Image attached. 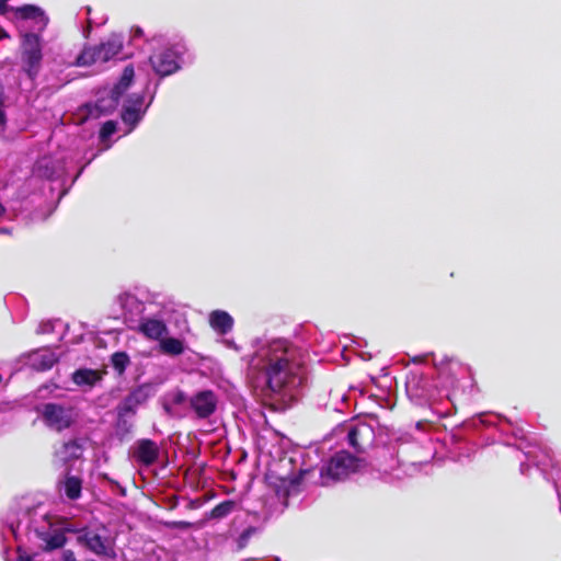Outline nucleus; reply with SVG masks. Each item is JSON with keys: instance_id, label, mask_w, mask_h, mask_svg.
Returning <instances> with one entry per match:
<instances>
[{"instance_id": "f257e3e1", "label": "nucleus", "mask_w": 561, "mask_h": 561, "mask_svg": "<svg viewBox=\"0 0 561 561\" xmlns=\"http://www.w3.org/2000/svg\"><path fill=\"white\" fill-rule=\"evenodd\" d=\"M305 357L285 339L260 341L249 362V378L267 396L291 401L306 380Z\"/></svg>"}, {"instance_id": "412c9836", "label": "nucleus", "mask_w": 561, "mask_h": 561, "mask_svg": "<svg viewBox=\"0 0 561 561\" xmlns=\"http://www.w3.org/2000/svg\"><path fill=\"white\" fill-rule=\"evenodd\" d=\"M135 72L131 66L125 67L119 81L111 90V106L115 107L118 103V99L126 92L133 82Z\"/></svg>"}, {"instance_id": "72a5a7b5", "label": "nucleus", "mask_w": 561, "mask_h": 561, "mask_svg": "<svg viewBox=\"0 0 561 561\" xmlns=\"http://www.w3.org/2000/svg\"><path fill=\"white\" fill-rule=\"evenodd\" d=\"M62 561H76L75 553L71 550H65L62 553Z\"/></svg>"}, {"instance_id": "20e7f679", "label": "nucleus", "mask_w": 561, "mask_h": 561, "mask_svg": "<svg viewBox=\"0 0 561 561\" xmlns=\"http://www.w3.org/2000/svg\"><path fill=\"white\" fill-rule=\"evenodd\" d=\"M362 465V460L353 457L346 451L336 453L321 469V480L323 484H329L343 480L351 473L356 472Z\"/></svg>"}, {"instance_id": "7c9ffc66", "label": "nucleus", "mask_w": 561, "mask_h": 561, "mask_svg": "<svg viewBox=\"0 0 561 561\" xmlns=\"http://www.w3.org/2000/svg\"><path fill=\"white\" fill-rule=\"evenodd\" d=\"M53 330V323L51 322H43L38 325L36 332L38 334H45V333H48Z\"/></svg>"}, {"instance_id": "37998d69", "label": "nucleus", "mask_w": 561, "mask_h": 561, "mask_svg": "<svg viewBox=\"0 0 561 561\" xmlns=\"http://www.w3.org/2000/svg\"><path fill=\"white\" fill-rule=\"evenodd\" d=\"M4 213V207L3 205L0 203V217L3 215Z\"/></svg>"}, {"instance_id": "f704fd0d", "label": "nucleus", "mask_w": 561, "mask_h": 561, "mask_svg": "<svg viewBox=\"0 0 561 561\" xmlns=\"http://www.w3.org/2000/svg\"><path fill=\"white\" fill-rule=\"evenodd\" d=\"M133 32H134V35H133L134 38L141 37L144 35V32L140 27L134 28Z\"/></svg>"}, {"instance_id": "f03ea898", "label": "nucleus", "mask_w": 561, "mask_h": 561, "mask_svg": "<svg viewBox=\"0 0 561 561\" xmlns=\"http://www.w3.org/2000/svg\"><path fill=\"white\" fill-rule=\"evenodd\" d=\"M434 367L437 373L436 383H432L419 369L409 373L407 393L415 404H431L443 398L450 400V389L455 387L456 376L463 370L459 362L448 357L434 359Z\"/></svg>"}, {"instance_id": "6ab92c4d", "label": "nucleus", "mask_w": 561, "mask_h": 561, "mask_svg": "<svg viewBox=\"0 0 561 561\" xmlns=\"http://www.w3.org/2000/svg\"><path fill=\"white\" fill-rule=\"evenodd\" d=\"M146 393L142 389H136L130 392L118 405L119 419L134 414L137 408L146 401Z\"/></svg>"}, {"instance_id": "a18cd8bd", "label": "nucleus", "mask_w": 561, "mask_h": 561, "mask_svg": "<svg viewBox=\"0 0 561 561\" xmlns=\"http://www.w3.org/2000/svg\"><path fill=\"white\" fill-rule=\"evenodd\" d=\"M525 469H526V465L522 463V465H520V471H522L523 473H525Z\"/></svg>"}, {"instance_id": "a211bd4d", "label": "nucleus", "mask_w": 561, "mask_h": 561, "mask_svg": "<svg viewBox=\"0 0 561 561\" xmlns=\"http://www.w3.org/2000/svg\"><path fill=\"white\" fill-rule=\"evenodd\" d=\"M59 356L50 348H39L28 354L27 364L37 371L50 369Z\"/></svg>"}, {"instance_id": "cd10ccee", "label": "nucleus", "mask_w": 561, "mask_h": 561, "mask_svg": "<svg viewBox=\"0 0 561 561\" xmlns=\"http://www.w3.org/2000/svg\"><path fill=\"white\" fill-rule=\"evenodd\" d=\"M117 124L114 121H107L103 124L100 131V139L105 142L113 134H115Z\"/></svg>"}, {"instance_id": "dca6fc26", "label": "nucleus", "mask_w": 561, "mask_h": 561, "mask_svg": "<svg viewBox=\"0 0 561 561\" xmlns=\"http://www.w3.org/2000/svg\"><path fill=\"white\" fill-rule=\"evenodd\" d=\"M35 534L44 542L46 550L58 549L66 543L64 531L58 527H54L49 520L46 522L45 526L36 527Z\"/></svg>"}, {"instance_id": "79ce46f5", "label": "nucleus", "mask_w": 561, "mask_h": 561, "mask_svg": "<svg viewBox=\"0 0 561 561\" xmlns=\"http://www.w3.org/2000/svg\"><path fill=\"white\" fill-rule=\"evenodd\" d=\"M182 400H183V394H182V393H179V394L176 396V398H175V401H176V402H182Z\"/></svg>"}, {"instance_id": "de8ad7c7", "label": "nucleus", "mask_w": 561, "mask_h": 561, "mask_svg": "<svg viewBox=\"0 0 561 561\" xmlns=\"http://www.w3.org/2000/svg\"><path fill=\"white\" fill-rule=\"evenodd\" d=\"M46 175H47L48 178H53V176H55V172L46 173Z\"/></svg>"}, {"instance_id": "58836bf2", "label": "nucleus", "mask_w": 561, "mask_h": 561, "mask_svg": "<svg viewBox=\"0 0 561 561\" xmlns=\"http://www.w3.org/2000/svg\"><path fill=\"white\" fill-rule=\"evenodd\" d=\"M16 561H32L30 557L27 556H19Z\"/></svg>"}, {"instance_id": "2f4dec72", "label": "nucleus", "mask_w": 561, "mask_h": 561, "mask_svg": "<svg viewBox=\"0 0 561 561\" xmlns=\"http://www.w3.org/2000/svg\"><path fill=\"white\" fill-rule=\"evenodd\" d=\"M428 356H434V355L433 354L416 355V356L411 358V362L414 363V364H421V363L426 362ZM434 359H436V358L433 357V360Z\"/></svg>"}, {"instance_id": "1a4fd4ad", "label": "nucleus", "mask_w": 561, "mask_h": 561, "mask_svg": "<svg viewBox=\"0 0 561 561\" xmlns=\"http://www.w3.org/2000/svg\"><path fill=\"white\" fill-rule=\"evenodd\" d=\"M526 456L529 459H535L536 466L546 474L547 479L552 480L561 511V462L554 458L552 450L548 448H540L538 455L534 451H527Z\"/></svg>"}, {"instance_id": "5701e85b", "label": "nucleus", "mask_w": 561, "mask_h": 561, "mask_svg": "<svg viewBox=\"0 0 561 561\" xmlns=\"http://www.w3.org/2000/svg\"><path fill=\"white\" fill-rule=\"evenodd\" d=\"M159 347L163 354L169 356H179L185 351V345L182 340L168 337L167 335L159 341Z\"/></svg>"}, {"instance_id": "423d86ee", "label": "nucleus", "mask_w": 561, "mask_h": 561, "mask_svg": "<svg viewBox=\"0 0 561 561\" xmlns=\"http://www.w3.org/2000/svg\"><path fill=\"white\" fill-rule=\"evenodd\" d=\"M21 50L23 70L31 79H34L38 75L43 59L39 34L22 33Z\"/></svg>"}, {"instance_id": "4468645a", "label": "nucleus", "mask_w": 561, "mask_h": 561, "mask_svg": "<svg viewBox=\"0 0 561 561\" xmlns=\"http://www.w3.org/2000/svg\"><path fill=\"white\" fill-rule=\"evenodd\" d=\"M129 329L139 332L152 341H160L169 331L167 323L156 317H141L135 325L129 324Z\"/></svg>"}, {"instance_id": "bb28decb", "label": "nucleus", "mask_w": 561, "mask_h": 561, "mask_svg": "<svg viewBox=\"0 0 561 561\" xmlns=\"http://www.w3.org/2000/svg\"><path fill=\"white\" fill-rule=\"evenodd\" d=\"M129 364V357L124 352H117L112 355V365L118 374H123Z\"/></svg>"}, {"instance_id": "6e6552de", "label": "nucleus", "mask_w": 561, "mask_h": 561, "mask_svg": "<svg viewBox=\"0 0 561 561\" xmlns=\"http://www.w3.org/2000/svg\"><path fill=\"white\" fill-rule=\"evenodd\" d=\"M21 32L23 33H42L47 24L48 16L37 5L25 4L13 10Z\"/></svg>"}, {"instance_id": "e433bc0d", "label": "nucleus", "mask_w": 561, "mask_h": 561, "mask_svg": "<svg viewBox=\"0 0 561 561\" xmlns=\"http://www.w3.org/2000/svg\"><path fill=\"white\" fill-rule=\"evenodd\" d=\"M514 435H515L517 438L523 439V438H524V431H523L522 428H517L516 431H514Z\"/></svg>"}, {"instance_id": "9d476101", "label": "nucleus", "mask_w": 561, "mask_h": 561, "mask_svg": "<svg viewBox=\"0 0 561 561\" xmlns=\"http://www.w3.org/2000/svg\"><path fill=\"white\" fill-rule=\"evenodd\" d=\"M79 540L99 556H111L113 553L114 539L104 526L84 530L79 536Z\"/></svg>"}, {"instance_id": "aec40b11", "label": "nucleus", "mask_w": 561, "mask_h": 561, "mask_svg": "<svg viewBox=\"0 0 561 561\" xmlns=\"http://www.w3.org/2000/svg\"><path fill=\"white\" fill-rule=\"evenodd\" d=\"M209 324L218 334H227L233 328V318L224 310H215L209 314Z\"/></svg>"}, {"instance_id": "ddd939ff", "label": "nucleus", "mask_w": 561, "mask_h": 561, "mask_svg": "<svg viewBox=\"0 0 561 561\" xmlns=\"http://www.w3.org/2000/svg\"><path fill=\"white\" fill-rule=\"evenodd\" d=\"M217 404V396L211 390H201L190 398V408L198 419L209 417Z\"/></svg>"}, {"instance_id": "f8f14e48", "label": "nucleus", "mask_w": 561, "mask_h": 561, "mask_svg": "<svg viewBox=\"0 0 561 561\" xmlns=\"http://www.w3.org/2000/svg\"><path fill=\"white\" fill-rule=\"evenodd\" d=\"M145 95L142 93L131 94L124 104L122 112L123 122L129 126L127 133H130L142 119L149 103L144 105Z\"/></svg>"}, {"instance_id": "c03bdc74", "label": "nucleus", "mask_w": 561, "mask_h": 561, "mask_svg": "<svg viewBox=\"0 0 561 561\" xmlns=\"http://www.w3.org/2000/svg\"><path fill=\"white\" fill-rule=\"evenodd\" d=\"M0 233H9V230L7 228H0Z\"/></svg>"}, {"instance_id": "0eeeda50", "label": "nucleus", "mask_w": 561, "mask_h": 561, "mask_svg": "<svg viewBox=\"0 0 561 561\" xmlns=\"http://www.w3.org/2000/svg\"><path fill=\"white\" fill-rule=\"evenodd\" d=\"M123 48L121 35H112L106 42L95 47L85 48L78 57V66H90L95 62H105L116 57Z\"/></svg>"}, {"instance_id": "b1692460", "label": "nucleus", "mask_w": 561, "mask_h": 561, "mask_svg": "<svg viewBox=\"0 0 561 561\" xmlns=\"http://www.w3.org/2000/svg\"><path fill=\"white\" fill-rule=\"evenodd\" d=\"M82 455V447L76 440H69L56 451V456L64 462L80 458Z\"/></svg>"}, {"instance_id": "393cba45", "label": "nucleus", "mask_w": 561, "mask_h": 561, "mask_svg": "<svg viewBox=\"0 0 561 561\" xmlns=\"http://www.w3.org/2000/svg\"><path fill=\"white\" fill-rule=\"evenodd\" d=\"M62 489L70 500H77L81 495L82 481L78 477L67 474L64 479Z\"/></svg>"}, {"instance_id": "9b49d317", "label": "nucleus", "mask_w": 561, "mask_h": 561, "mask_svg": "<svg viewBox=\"0 0 561 561\" xmlns=\"http://www.w3.org/2000/svg\"><path fill=\"white\" fill-rule=\"evenodd\" d=\"M342 431L346 432L348 445L356 451H364L375 439L374 428L366 423H350L344 425Z\"/></svg>"}, {"instance_id": "39448f33", "label": "nucleus", "mask_w": 561, "mask_h": 561, "mask_svg": "<svg viewBox=\"0 0 561 561\" xmlns=\"http://www.w3.org/2000/svg\"><path fill=\"white\" fill-rule=\"evenodd\" d=\"M39 419L50 430L61 432L75 422V410L70 405L48 402L36 408Z\"/></svg>"}, {"instance_id": "4c0bfd02", "label": "nucleus", "mask_w": 561, "mask_h": 561, "mask_svg": "<svg viewBox=\"0 0 561 561\" xmlns=\"http://www.w3.org/2000/svg\"><path fill=\"white\" fill-rule=\"evenodd\" d=\"M10 38L8 32L3 28H0V39Z\"/></svg>"}, {"instance_id": "ea45409f", "label": "nucleus", "mask_w": 561, "mask_h": 561, "mask_svg": "<svg viewBox=\"0 0 561 561\" xmlns=\"http://www.w3.org/2000/svg\"><path fill=\"white\" fill-rule=\"evenodd\" d=\"M179 526H180V527H183V528H187V527H190V526H191V524H190V523H187V522H180V523H179Z\"/></svg>"}, {"instance_id": "c756f323", "label": "nucleus", "mask_w": 561, "mask_h": 561, "mask_svg": "<svg viewBox=\"0 0 561 561\" xmlns=\"http://www.w3.org/2000/svg\"><path fill=\"white\" fill-rule=\"evenodd\" d=\"M493 419H496V416L492 415V414H488V413H482L478 416L479 422L482 424H485V425L493 424L494 423Z\"/></svg>"}, {"instance_id": "473e14b6", "label": "nucleus", "mask_w": 561, "mask_h": 561, "mask_svg": "<svg viewBox=\"0 0 561 561\" xmlns=\"http://www.w3.org/2000/svg\"><path fill=\"white\" fill-rule=\"evenodd\" d=\"M222 343L226 347L228 348H231V350H234V351H239V346L237 345V343L231 340V339H225L222 340Z\"/></svg>"}, {"instance_id": "f3484780", "label": "nucleus", "mask_w": 561, "mask_h": 561, "mask_svg": "<svg viewBox=\"0 0 561 561\" xmlns=\"http://www.w3.org/2000/svg\"><path fill=\"white\" fill-rule=\"evenodd\" d=\"M133 456L140 465L150 466L158 459L159 447L151 439H140L134 446Z\"/></svg>"}, {"instance_id": "c9c22d12", "label": "nucleus", "mask_w": 561, "mask_h": 561, "mask_svg": "<svg viewBox=\"0 0 561 561\" xmlns=\"http://www.w3.org/2000/svg\"><path fill=\"white\" fill-rule=\"evenodd\" d=\"M7 11L5 0H0V14H4Z\"/></svg>"}, {"instance_id": "c85d7f7f", "label": "nucleus", "mask_w": 561, "mask_h": 561, "mask_svg": "<svg viewBox=\"0 0 561 561\" xmlns=\"http://www.w3.org/2000/svg\"><path fill=\"white\" fill-rule=\"evenodd\" d=\"M394 463H398V460L396 459H391V465L389 466H383V465H380V470L385 473V474H389L391 476L393 479H400V474L394 472L396 471V468H394Z\"/></svg>"}, {"instance_id": "49530a36", "label": "nucleus", "mask_w": 561, "mask_h": 561, "mask_svg": "<svg viewBox=\"0 0 561 561\" xmlns=\"http://www.w3.org/2000/svg\"><path fill=\"white\" fill-rule=\"evenodd\" d=\"M296 488H297V485H296L295 483H293V485H291V490H290V491H288V494H289L291 491L296 490Z\"/></svg>"}, {"instance_id": "2eb2a0df", "label": "nucleus", "mask_w": 561, "mask_h": 561, "mask_svg": "<svg viewBox=\"0 0 561 561\" xmlns=\"http://www.w3.org/2000/svg\"><path fill=\"white\" fill-rule=\"evenodd\" d=\"M117 304L121 306L125 322L129 324H136L146 310L145 304L139 300L135 295L129 293L119 294L116 298Z\"/></svg>"}, {"instance_id": "a19ab883", "label": "nucleus", "mask_w": 561, "mask_h": 561, "mask_svg": "<svg viewBox=\"0 0 561 561\" xmlns=\"http://www.w3.org/2000/svg\"><path fill=\"white\" fill-rule=\"evenodd\" d=\"M46 162H47V160H46V159L41 160V161L38 162V167H39V168H43V167H45V168H46V167H47Z\"/></svg>"}, {"instance_id": "7ed1b4c3", "label": "nucleus", "mask_w": 561, "mask_h": 561, "mask_svg": "<svg viewBox=\"0 0 561 561\" xmlns=\"http://www.w3.org/2000/svg\"><path fill=\"white\" fill-rule=\"evenodd\" d=\"M152 42L161 46L150 57V64L154 72L161 77L170 76L180 69V62L186 48L182 43L167 42L163 36L152 38Z\"/></svg>"}, {"instance_id": "4be33fe9", "label": "nucleus", "mask_w": 561, "mask_h": 561, "mask_svg": "<svg viewBox=\"0 0 561 561\" xmlns=\"http://www.w3.org/2000/svg\"><path fill=\"white\" fill-rule=\"evenodd\" d=\"M102 378V375L99 370L89 369V368H80L72 374V381L79 386L84 388L94 387Z\"/></svg>"}, {"instance_id": "a878e982", "label": "nucleus", "mask_w": 561, "mask_h": 561, "mask_svg": "<svg viewBox=\"0 0 561 561\" xmlns=\"http://www.w3.org/2000/svg\"><path fill=\"white\" fill-rule=\"evenodd\" d=\"M234 506H236L234 502L224 501L213 508L211 517L222 518V517L229 515L233 511Z\"/></svg>"}]
</instances>
